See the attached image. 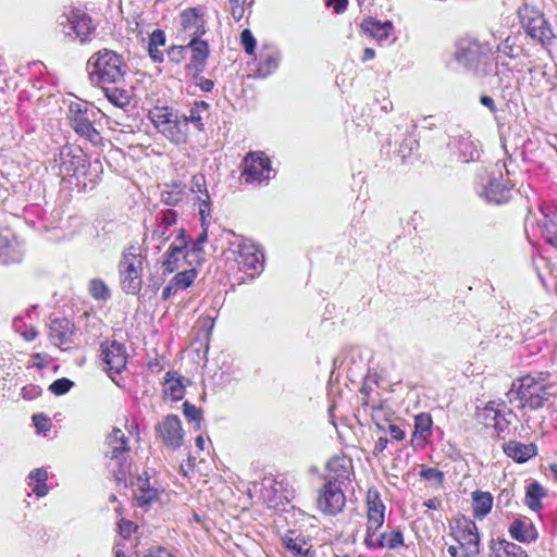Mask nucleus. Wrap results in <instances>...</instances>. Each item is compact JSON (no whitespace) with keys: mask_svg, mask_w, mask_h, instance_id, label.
I'll use <instances>...</instances> for the list:
<instances>
[{"mask_svg":"<svg viewBox=\"0 0 557 557\" xmlns=\"http://www.w3.org/2000/svg\"><path fill=\"white\" fill-rule=\"evenodd\" d=\"M90 81L99 86L120 84L128 72V65L122 54L102 49L87 61Z\"/></svg>","mask_w":557,"mask_h":557,"instance_id":"1","label":"nucleus"},{"mask_svg":"<svg viewBox=\"0 0 557 557\" xmlns=\"http://www.w3.org/2000/svg\"><path fill=\"white\" fill-rule=\"evenodd\" d=\"M129 438L120 428H113L107 435L104 443V457L107 467L119 484L127 486V476L131 473Z\"/></svg>","mask_w":557,"mask_h":557,"instance_id":"2","label":"nucleus"},{"mask_svg":"<svg viewBox=\"0 0 557 557\" xmlns=\"http://www.w3.org/2000/svg\"><path fill=\"white\" fill-rule=\"evenodd\" d=\"M117 270L122 290L126 294H138L143 286V256L138 245L129 244L123 250Z\"/></svg>","mask_w":557,"mask_h":557,"instance_id":"3","label":"nucleus"},{"mask_svg":"<svg viewBox=\"0 0 557 557\" xmlns=\"http://www.w3.org/2000/svg\"><path fill=\"white\" fill-rule=\"evenodd\" d=\"M521 27L527 35L543 47L549 46L555 39V34L545 15L535 7L523 4L518 10Z\"/></svg>","mask_w":557,"mask_h":557,"instance_id":"4","label":"nucleus"},{"mask_svg":"<svg viewBox=\"0 0 557 557\" xmlns=\"http://www.w3.org/2000/svg\"><path fill=\"white\" fill-rule=\"evenodd\" d=\"M149 117L160 134L178 145L186 141L187 122L166 107L154 108Z\"/></svg>","mask_w":557,"mask_h":557,"instance_id":"5","label":"nucleus"},{"mask_svg":"<svg viewBox=\"0 0 557 557\" xmlns=\"http://www.w3.org/2000/svg\"><path fill=\"white\" fill-rule=\"evenodd\" d=\"M493 53L490 42L478 38H462L457 46L456 60L465 67L478 71L481 65L491 61Z\"/></svg>","mask_w":557,"mask_h":557,"instance_id":"6","label":"nucleus"},{"mask_svg":"<svg viewBox=\"0 0 557 557\" xmlns=\"http://www.w3.org/2000/svg\"><path fill=\"white\" fill-rule=\"evenodd\" d=\"M549 387L543 373L536 377L531 375L522 377L517 392L521 406L533 410L542 408L550 396Z\"/></svg>","mask_w":557,"mask_h":557,"instance_id":"7","label":"nucleus"},{"mask_svg":"<svg viewBox=\"0 0 557 557\" xmlns=\"http://www.w3.org/2000/svg\"><path fill=\"white\" fill-rule=\"evenodd\" d=\"M57 23L65 36L78 38L81 42L89 41L90 35L96 29L90 16L78 9H70L63 12L58 17Z\"/></svg>","mask_w":557,"mask_h":557,"instance_id":"8","label":"nucleus"},{"mask_svg":"<svg viewBox=\"0 0 557 557\" xmlns=\"http://www.w3.org/2000/svg\"><path fill=\"white\" fill-rule=\"evenodd\" d=\"M131 484L133 486L135 505L145 510L158 503L161 494L164 492L158 481L149 475L147 471L139 474L135 481H131Z\"/></svg>","mask_w":557,"mask_h":557,"instance_id":"9","label":"nucleus"},{"mask_svg":"<svg viewBox=\"0 0 557 557\" xmlns=\"http://www.w3.org/2000/svg\"><path fill=\"white\" fill-rule=\"evenodd\" d=\"M453 536L465 550V556H476L480 553V536L474 521L466 517L457 519Z\"/></svg>","mask_w":557,"mask_h":557,"instance_id":"10","label":"nucleus"},{"mask_svg":"<svg viewBox=\"0 0 557 557\" xmlns=\"http://www.w3.org/2000/svg\"><path fill=\"white\" fill-rule=\"evenodd\" d=\"M318 508L325 515L335 516L341 512L346 504V496L342 485L335 481H326L318 496Z\"/></svg>","mask_w":557,"mask_h":557,"instance_id":"11","label":"nucleus"},{"mask_svg":"<svg viewBox=\"0 0 557 557\" xmlns=\"http://www.w3.org/2000/svg\"><path fill=\"white\" fill-rule=\"evenodd\" d=\"M243 173L246 183H261L270 178L271 163L263 152H250L243 161Z\"/></svg>","mask_w":557,"mask_h":557,"instance_id":"12","label":"nucleus"},{"mask_svg":"<svg viewBox=\"0 0 557 557\" xmlns=\"http://www.w3.org/2000/svg\"><path fill=\"white\" fill-rule=\"evenodd\" d=\"M236 262L240 270L251 271L249 275L253 277L263 269V253L255 243L244 240L237 246Z\"/></svg>","mask_w":557,"mask_h":557,"instance_id":"13","label":"nucleus"},{"mask_svg":"<svg viewBox=\"0 0 557 557\" xmlns=\"http://www.w3.org/2000/svg\"><path fill=\"white\" fill-rule=\"evenodd\" d=\"M367 504H368V512H367V533L366 536L370 534L375 535L379 530L382 528L385 519V506L381 500L380 494L377 491H369L367 495Z\"/></svg>","mask_w":557,"mask_h":557,"instance_id":"14","label":"nucleus"},{"mask_svg":"<svg viewBox=\"0 0 557 557\" xmlns=\"http://www.w3.org/2000/svg\"><path fill=\"white\" fill-rule=\"evenodd\" d=\"M101 359L106 363V370L120 373L126 367L127 354L123 344L112 341L101 345Z\"/></svg>","mask_w":557,"mask_h":557,"instance_id":"15","label":"nucleus"},{"mask_svg":"<svg viewBox=\"0 0 557 557\" xmlns=\"http://www.w3.org/2000/svg\"><path fill=\"white\" fill-rule=\"evenodd\" d=\"M160 436L166 446L174 448L181 447L183 444L184 433L181 420L175 414L166 416L157 428Z\"/></svg>","mask_w":557,"mask_h":557,"instance_id":"16","label":"nucleus"},{"mask_svg":"<svg viewBox=\"0 0 557 557\" xmlns=\"http://www.w3.org/2000/svg\"><path fill=\"white\" fill-rule=\"evenodd\" d=\"M181 25L190 38H201L206 34V21L201 8H189L180 14Z\"/></svg>","mask_w":557,"mask_h":557,"instance_id":"17","label":"nucleus"},{"mask_svg":"<svg viewBox=\"0 0 557 557\" xmlns=\"http://www.w3.org/2000/svg\"><path fill=\"white\" fill-rule=\"evenodd\" d=\"M73 116L70 119L71 126L82 137H85L94 145L101 141L99 132L92 126L86 113H83L79 104L71 106Z\"/></svg>","mask_w":557,"mask_h":557,"instance_id":"18","label":"nucleus"},{"mask_svg":"<svg viewBox=\"0 0 557 557\" xmlns=\"http://www.w3.org/2000/svg\"><path fill=\"white\" fill-rule=\"evenodd\" d=\"M185 249H187V242L185 238V232L181 228L175 242L171 244L165 253V259L163 261L165 272L172 273L175 270H178L182 267V260L184 263H187L184 258L186 253Z\"/></svg>","mask_w":557,"mask_h":557,"instance_id":"19","label":"nucleus"},{"mask_svg":"<svg viewBox=\"0 0 557 557\" xmlns=\"http://www.w3.org/2000/svg\"><path fill=\"white\" fill-rule=\"evenodd\" d=\"M364 545L369 549H396L404 545V535L400 530L394 529L389 532H381L364 537Z\"/></svg>","mask_w":557,"mask_h":557,"instance_id":"20","label":"nucleus"},{"mask_svg":"<svg viewBox=\"0 0 557 557\" xmlns=\"http://www.w3.org/2000/svg\"><path fill=\"white\" fill-rule=\"evenodd\" d=\"M187 47L191 53L187 69L194 74H200L205 69L209 57L208 42L200 38H190Z\"/></svg>","mask_w":557,"mask_h":557,"instance_id":"21","label":"nucleus"},{"mask_svg":"<svg viewBox=\"0 0 557 557\" xmlns=\"http://www.w3.org/2000/svg\"><path fill=\"white\" fill-rule=\"evenodd\" d=\"M285 548L295 556H304L314 550L310 541L295 530H288L282 537Z\"/></svg>","mask_w":557,"mask_h":557,"instance_id":"22","label":"nucleus"},{"mask_svg":"<svg viewBox=\"0 0 557 557\" xmlns=\"http://www.w3.org/2000/svg\"><path fill=\"white\" fill-rule=\"evenodd\" d=\"M510 536L521 543H531L536 541L539 533L533 523L527 519H515L509 525Z\"/></svg>","mask_w":557,"mask_h":557,"instance_id":"23","label":"nucleus"},{"mask_svg":"<svg viewBox=\"0 0 557 557\" xmlns=\"http://www.w3.org/2000/svg\"><path fill=\"white\" fill-rule=\"evenodd\" d=\"M504 453L516 462L522 463L537 455L535 444H523L517 441H509L504 444Z\"/></svg>","mask_w":557,"mask_h":557,"instance_id":"24","label":"nucleus"},{"mask_svg":"<svg viewBox=\"0 0 557 557\" xmlns=\"http://www.w3.org/2000/svg\"><path fill=\"white\" fill-rule=\"evenodd\" d=\"M73 325L67 319H54L49 326V338L55 346L71 342Z\"/></svg>","mask_w":557,"mask_h":557,"instance_id":"25","label":"nucleus"},{"mask_svg":"<svg viewBox=\"0 0 557 557\" xmlns=\"http://www.w3.org/2000/svg\"><path fill=\"white\" fill-rule=\"evenodd\" d=\"M361 28L367 35L371 36L379 42H383L392 35L394 26L389 21L381 22L373 17H369L362 22Z\"/></svg>","mask_w":557,"mask_h":557,"instance_id":"26","label":"nucleus"},{"mask_svg":"<svg viewBox=\"0 0 557 557\" xmlns=\"http://www.w3.org/2000/svg\"><path fill=\"white\" fill-rule=\"evenodd\" d=\"M490 548V557H529L521 546L506 540H492Z\"/></svg>","mask_w":557,"mask_h":557,"instance_id":"27","label":"nucleus"},{"mask_svg":"<svg viewBox=\"0 0 557 557\" xmlns=\"http://www.w3.org/2000/svg\"><path fill=\"white\" fill-rule=\"evenodd\" d=\"M327 475L326 481H335L343 485L349 478V468L343 457H333L326 465Z\"/></svg>","mask_w":557,"mask_h":557,"instance_id":"28","label":"nucleus"},{"mask_svg":"<svg viewBox=\"0 0 557 557\" xmlns=\"http://www.w3.org/2000/svg\"><path fill=\"white\" fill-rule=\"evenodd\" d=\"M472 497L473 516L478 519L485 518L493 507V496L490 492L474 491Z\"/></svg>","mask_w":557,"mask_h":557,"instance_id":"29","label":"nucleus"},{"mask_svg":"<svg viewBox=\"0 0 557 557\" xmlns=\"http://www.w3.org/2000/svg\"><path fill=\"white\" fill-rule=\"evenodd\" d=\"M163 394L165 398L172 401L181 400L185 394L183 377L176 376L175 373L168 372L164 380Z\"/></svg>","mask_w":557,"mask_h":557,"instance_id":"30","label":"nucleus"},{"mask_svg":"<svg viewBox=\"0 0 557 557\" xmlns=\"http://www.w3.org/2000/svg\"><path fill=\"white\" fill-rule=\"evenodd\" d=\"M280 54L275 49H263L260 52V60L258 64L259 76L267 77L272 74L278 66Z\"/></svg>","mask_w":557,"mask_h":557,"instance_id":"31","label":"nucleus"},{"mask_svg":"<svg viewBox=\"0 0 557 557\" xmlns=\"http://www.w3.org/2000/svg\"><path fill=\"white\" fill-rule=\"evenodd\" d=\"M510 190L502 180L494 178L484 187V196L488 202L502 203L509 198Z\"/></svg>","mask_w":557,"mask_h":557,"instance_id":"32","label":"nucleus"},{"mask_svg":"<svg viewBox=\"0 0 557 557\" xmlns=\"http://www.w3.org/2000/svg\"><path fill=\"white\" fill-rule=\"evenodd\" d=\"M458 151L463 162L474 161L480 158V144L471 136H461L458 140Z\"/></svg>","mask_w":557,"mask_h":557,"instance_id":"33","label":"nucleus"},{"mask_svg":"<svg viewBox=\"0 0 557 557\" xmlns=\"http://www.w3.org/2000/svg\"><path fill=\"white\" fill-rule=\"evenodd\" d=\"M208 239L207 230L205 228L198 236L197 240L186 250L185 260L189 267H199L203 260V249L201 245Z\"/></svg>","mask_w":557,"mask_h":557,"instance_id":"34","label":"nucleus"},{"mask_svg":"<svg viewBox=\"0 0 557 557\" xmlns=\"http://www.w3.org/2000/svg\"><path fill=\"white\" fill-rule=\"evenodd\" d=\"M107 99L116 108L124 109L129 106L132 94L129 90L120 87L101 86Z\"/></svg>","mask_w":557,"mask_h":557,"instance_id":"35","label":"nucleus"},{"mask_svg":"<svg viewBox=\"0 0 557 557\" xmlns=\"http://www.w3.org/2000/svg\"><path fill=\"white\" fill-rule=\"evenodd\" d=\"M29 483L34 494L38 497H44L48 494L49 490L47 486L48 472L42 468H37L28 474Z\"/></svg>","mask_w":557,"mask_h":557,"instance_id":"36","label":"nucleus"},{"mask_svg":"<svg viewBox=\"0 0 557 557\" xmlns=\"http://www.w3.org/2000/svg\"><path fill=\"white\" fill-rule=\"evenodd\" d=\"M546 496L543 486L534 481L527 487L525 504L531 510H539L542 507L541 499Z\"/></svg>","mask_w":557,"mask_h":557,"instance_id":"37","label":"nucleus"},{"mask_svg":"<svg viewBox=\"0 0 557 557\" xmlns=\"http://www.w3.org/2000/svg\"><path fill=\"white\" fill-rule=\"evenodd\" d=\"M165 45V35L162 30L156 29L149 39L148 52L154 62H162L163 52L160 47Z\"/></svg>","mask_w":557,"mask_h":557,"instance_id":"38","label":"nucleus"},{"mask_svg":"<svg viewBox=\"0 0 557 557\" xmlns=\"http://www.w3.org/2000/svg\"><path fill=\"white\" fill-rule=\"evenodd\" d=\"M185 191L181 183L166 185L161 193L162 201L168 206H176L184 200Z\"/></svg>","mask_w":557,"mask_h":557,"instance_id":"39","label":"nucleus"},{"mask_svg":"<svg viewBox=\"0 0 557 557\" xmlns=\"http://www.w3.org/2000/svg\"><path fill=\"white\" fill-rule=\"evenodd\" d=\"M196 268L197 267H191V269H189V270H183V271L178 272L177 274H175V276L172 278L171 282L178 289L188 288L193 284L195 277H196Z\"/></svg>","mask_w":557,"mask_h":557,"instance_id":"40","label":"nucleus"},{"mask_svg":"<svg viewBox=\"0 0 557 557\" xmlns=\"http://www.w3.org/2000/svg\"><path fill=\"white\" fill-rule=\"evenodd\" d=\"M208 108L209 106L205 101L196 102L194 107L190 108L188 115H181V117L186 120L187 125L189 123H194L198 126L199 129H201V113L207 111Z\"/></svg>","mask_w":557,"mask_h":557,"instance_id":"41","label":"nucleus"},{"mask_svg":"<svg viewBox=\"0 0 557 557\" xmlns=\"http://www.w3.org/2000/svg\"><path fill=\"white\" fill-rule=\"evenodd\" d=\"M89 292L97 300H107L110 297V290L106 283L100 278H94L89 283Z\"/></svg>","mask_w":557,"mask_h":557,"instance_id":"42","label":"nucleus"},{"mask_svg":"<svg viewBox=\"0 0 557 557\" xmlns=\"http://www.w3.org/2000/svg\"><path fill=\"white\" fill-rule=\"evenodd\" d=\"M496 52L503 53L504 55L513 59L518 57L520 48L516 45V41L510 36H507L500 44L497 45Z\"/></svg>","mask_w":557,"mask_h":557,"instance_id":"43","label":"nucleus"},{"mask_svg":"<svg viewBox=\"0 0 557 557\" xmlns=\"http://www.w3.org/2000/svg\"><path fill=\"white\" fill-rule=\"evenodd\" d=\"M432 426L431 417L426 413H420L414 418V435L424 436V433H430Z\"/></svg>","mask_w":557,"mask_h":557,"instance_id":"44","label":"nucleus"},{"mask_svg":"<svg viewBox=\"0 0 557 557\" xmlns=\"http://www.w3.org/2000/svg\"><path fill=\"white\" fill-rule=\"evenodd\" d=\"M480 417L487 428H492L495 420L500 418V411L497 410L492 404H488L480 413Z\"/></svg>","mask_w":557,"mask_h":557,"instance_id":"45","label":"nucleus"},{"mask_svg":"<svg viewBox=\"0 0 557 557\" xmlns=\"http://www.w3.org/2000/svg\"><path fill=\"white\" fill-rule=\"evenodd\" d=\"M419 475L424 480L434 482L436 485H442L444 481V473L435 468L423 467Z\"/></svg>","mask_w":557,"mask_h":557,"instance_id":"46","label":"nucleus"},{"mask_svg":"<svg viewBox=\"0 0 557 557\" xmlns=\"http://www.w3.org/2000/svg\"><path fill=\"white\" fill-rule=\"evenodd\" d=\"M73 385H74V383L71 380H69L66 377H62V379L55 380L49 386V389L52 394H54L57 396H61V395H64L65 393H67Z\"/></svg>","mask_w":557,"mask_h":557,"instance_id":"47","label":"nucleus"},{"mask_svg":"<svg viewBox=\"0 0 557 557\" xmlns=\"http://www.w3.org/2000/svg\"><path fill=\"white\" fill-rule=\"evenodd\" d=\"M190 191L201 197H203L205 194H208L205 175L196 174L193 176Z\"/></svg>","mask_w":557,"mask_h":557,"instance_id":"48","label":"nucleus"},{"mask_svg":"<svg viewBox=\"0 0 557 557\" xmlns=\"http://www.w3.org/2000/svg\"><path fill=\"white\" fill-rule=\"evenodd\" d=\"M183 412L187 420L197 422V428L200 426L201 411L195 405L185 401L183 404Z\"/></svg>","mask_w":557,"mask_h":557,"instance_id":"49","label":"nucleus"},{"mask_svg":"<svg viewBox=\"0 0 557 557\" xmlns=\"http://www.w3.org/2000/svg\"><path fill=\"white\" fill-rule=\"evenodd\" d=\"M240 41L246 53L252 55L256 50V39L249 29H244L240 34Z\"/></svg>","mask_w":557,"mask_h":557,"instance_id":"50","label":"nucleus"},{"mask_svg":"<svg viewBox=\"0 0 557 557\" xmlns=\"http://www.w3.org/2000/svg\"><path fill=\"white\" fill-rule=\"evenodd\" d=\"M188 47L186 46H173L168 50V58L170 61L180 63L182 62L187 54Z\"/></svg>","mask_w":557,"mask_h":557,"instance_id":"51","label":"nucleus"},{"mask_svg":"<svg viewBox=\"0 0 557 557\" xmlns=\"http://www.w3.org/2000/svg\"><path fill=\"white\" fill-rule=\"evenodd\" d=\"M199 214L201 216L202 225L206 219L210 216V197L209 194H205L203 197L197 196Z\"/></svg>","mask_w":557,"mask_h":557,"instance_id":"52","label":"nucleus"},{"mask_svg":"<svg viewBox=\"0 0 557 557\" xmlns=\"http://www.w3.org/2000/svg\"><path fill=\"white\" fill-rule=\"evenodd\" d=\"M275 482L267 479L262 482L261 495L269 503L270 506L276 505V502L270 496V491L273 490Z\"/></svg>","mask_w":557,"mask_h":557,"instance_id":"53","label":"nucleus"},{"mask_svg":"<svg viewBox=\"0 0 557 557\" xmlns=\"http://www.w3.org/2000/svg\"><path fill=\"white\" fill-rule=\"evenodd\" d=\"M119 532L124 537L127 539L135 531L136 525L132 521L121 520L119 523Z\"/></svg>","mask_w":557,"mask_h":557,"instance_id":"54","label":"nucleus"},{"mask_svg":"<svg viewBox=\"0 0 557 557\" xmlns=\"http://www.w3.org/2000/svg\"><path fill=\"white\" fill-rule=\"evenodd\" d=\"M177 214L174 210L168 209L162 213L161 225L169 227L175 224Z\"/></svg>","mask_w":557,"mask_h":557,"instance_id":"55","label":"nucleus"},{"mask_svg":"<svg viewBox=\"0 0 557 557\" xmlns=\"http://www.w3.org/2000/svg\"><path fill=\"white\" fill-rule=\"evenodd\" d=\"M168 227L162 226L161 224L152 232V238L159 240L160 243H165L171 238V235L166 232Z\"/></svg>","mask_w":557,"mask_h":557,"instance_id":"56","label":"nucleus"},{"mask_svg":"<svg viewBox=\"0 0 557 557\" xmlns=\"http://www.w3.org/2000/svg\"><path fill=\"white\" fill-rule=\"evenodd\" d=\"M231 3H232V8H231L232 16L234 17L235 21H240L245 13L244 4L246 2H231Z\"/></svg>","mask_w":557,"mask_h":557,"instance_id":"57","label":"nucleus"},{"mask_svg":"<svg viewBox=\"0 0 557 557\" xmlns=\"http://www.w3.org/2000/svg\"><path fill=\"white\" fill-rule=\"evenodd\" d=\"M327 5L332 7L337 14L343 13L348 5V0H327Z\"/></svg>","mask_w":557,"mask_h":557,"instance_id":"58","label":"nucleus"},{"mask_svg":"<svg viewBox=\"0 0 557 557\" xmlns=\"http://www.w3.org/2000/svg\"><path fill=\"white\" fill-rule=\"evenodd\" d=\"M388 432L391 437L395 441H403L405 437V432L400 429V426L396 424H388Z\"/></svg>","mask_w":557,"mask_h":557,"instance_id":"59","label":"nucleus"},{"mask_svg":"<svg viewBox=\"0 0 557 557\" xmlns=\"http://www.w3.org/2000/svg\"><path fill=\"white\" fill-rule=\"evenodd\" d=\"M33 421L39 431L48 430V419L44 414H34Z\"/></svg>","mask_w":557,"mask_h":557,"instance_id":"60","label":"nucleus"},{"mask_svg":"<svg viewBox=\"0 0 557 557\" xmlns=\"http://www.w3.org/2000/svg\"><path fill=\"white\" fill-rule=\"evenodd\" d=\"M72 164L76 165L74 175L79 178L81 174H85V159L83 157H73Z\"/></svg>","mask_w":557,"mask_h":557,"instance_id":"61","label":"nucleus"},{"mask_svg":"<svg viewBox=\"0 0 557 557\" xmlns=\"http://www.w3.org/2000/svg\"><path fill=\"white\" fill-rule=\"evenodd\" d=\"M508 424L509 422L506 420L505 416L500 413V418L495 420L492 428H494L498 432V435H500L507 430Z\"/></svg>","mask_w":557,"mask_h":557,"instance_id":"62","label":"nucleus"},{"mask_svg":"<svg viewBox=\"0 0 557 557\" xmlns=\"http://www.w3.org/2000/svg\"><path fill=\"white\" fill-rule=\"evenodd\" d=\"M388 440L386 437H379V440L374 444L373 454L375 456L380 455L387 447Z\"/></svg>","mask_w":557,"mask_h":557,"instance_id":"63","label":"nucleus"},{"mask_svg":"<svg viewBox=\"0 0 557 557\" xmlns=\"http://www.w3.org/2000/svg\"><path fill=\"white\" fill-rule=\"evenodd\" d=\"M21 335L23 336V338L25 341L32 342L38 336V332L36 331V329L34 326H30V327L26 329L24 332H22Z\"/></svg>","mask_w":557,"mask_h":557,"instance_id":"64","label":"nucleus"}]
</instances>
